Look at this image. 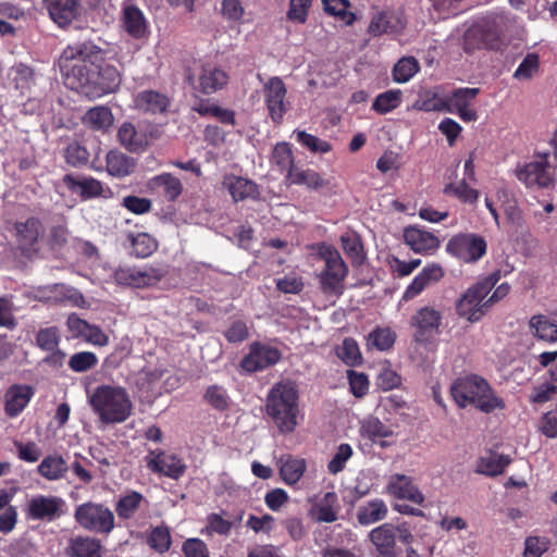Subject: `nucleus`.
I'll return each instance as SVG.
<instances>
[{
    "instance_id": "f257e3e1",
    "label": "nucleus",
    "mask_w": 557,
    "mask_h": 557,
    "mask_svg": "<svg viewBox=\"0 0 557 557\" xmlns=\"http://www.w3.org/2000/svg\"><path fill=\"white\" fill-rule=\"evenodd\" d=\"M104 51L92 41L74 42L59 58L64 84L89 99L114 92L121 85L120 71L103 63Z\"/></svg>"
},
{
    "instance_id": "f03ea898",
    "label": "nucleus",
    "mask_w": 557,
    "mask_h": 557,
    "mask_svg": "<svg viewBox=\"0 0 557 557\" xmlns=\"http://www.w3.org/2000/svg\"><path fill=\"white\" fill-rule=\"evenodd\" d=\"M267 413L281 433L295 430L299 413V388L296 382L283 380L272 386L267 398Z\"/></svg>"
},
{
    "instance_id": "7ed1b4c3",
    "label": "nucleus",
    "mask_w": 557,
    "mask_h": 557,
    "mask_svg": "<svg viewBox=\"0 0 557 557\" xmlns=\"http://www.w3.org/2000/svg\"><path fill=\"white\" fill-rule=\"evenodd\" d=\"M450 393L460 408L472 406L484 413L505 408L504 400L495 394L488 382L476 374L457 379L450 386Z\"/></svg>"
},
{
    "instance_id": "20e7f679",
    "label": "nucleus",
    "mask_w": 557,
    "mask_h": 557,
    "mask_svg": "<svg viewBox=\"0 0 557 557\" xmlns=\"http://www.w3.org/2000/svg\"><path fill=\"white\" fill-rule=\"evenodd\" d=\"M88 403L100 421L107 424L124 422L133 409L126 389L117 385L103 384L88 392Z\"/></svg>"
},
{
    "instance_id": "39448f33",
    "label": "nucleus",
    "mask_w": 557,
    "mask_h": 557,
    "mask_svg": "<svg viewBox=\"0 0 557 557\" xmlns=\"http://www.w3.org/2000/svg\"><path fill=\"white\" fill-rule=\"evenodd\" d=\"M318 256L324 261V269L318 275L322 292L329 296L342 295L348 267L341 253L333 246L323 243L318 247Z\"/></svg>"
},
{
    "instance_id": "423d86ee",
    "label": "nucleus",
    "mask_w": 557,
    "mask_h": 557,
    "mask_svg": "<svg viewBox=\"0 0 557 557\" xmlns=\"http://www.w3.org/2000/svg\"><path fill=\"white\" fill-rule=\"evenodd\" d=\"M498 280L499 274L493 273L470 286L456 302L458 315L470 322L481 320L490 308L486 297Z\"/></svg>"
},
{
    "instance_id": "0eeeda50",
    "label": "nucleus",
    "mask_w": 557,
    "mask_h": 557,
    "mask_svg": "<svg viewBox=\"0 0 557 557\" xmlns=\"http://www.w3.org/2000/svg\"><path fill=\"white\" fill-rule=\"evenodd\" d=\"M74 518L83 529L94 533L109 534L115 527L112 510L99 503L87 502L77 506Z\"/></svg>"
},
{
    "instance_id": "6e6552de",
    "label": "nucleus",
    "mask_w": 557,
    "mask_h": 557,
    "mask_svg": "<svg viewBox=\"0 0 557 557\" xmlns=\"http://www.w3.org/2000/svg\"><path fill=\"white\" fill-rule=\"evenodd\" d=\"M487 249L486 240L474 233H460L446 244V252L466 263L478 262Z\"/></svg>"
},
{
    "instance_id": "1a4fd4ad",
    "label": "nucleus",
    "mask_w": 557,
    "mask_h": 557,
    "mask_svg": "<svg viewBox=\"0 0 557 557\" xmlns=\"http://www.w3.org/2000/svg\"><path fill=\"white\" fill-rule=\"evenodd\" d=\"M158 136V129L146 122H124L117 131L120 144L131 152L143 151Z\"/></svg>"
},
{
    "instance_id": "9d476101",
    "label": "nucleus",
    "mask_w": 557,
    "mask_h": 557,
    "mask_svg": "<svg viewBox=\"0 0 557 557\" xmlns=\"http://www.w3.org/2000/svg\"><path fill=\"white\" fill-rule=\"evenodd\" d=\"M164 276V271L153 267H120L114 272L119 285L145 288L157 285Z\"/></svg>"
},
{
    "instance_id": "9b49d317",
    "label": "nucleus",
    "mask_w": 557,
    "mask_h": 557,
    "mask_svg": "<svg viewBox=\"0 0 557 557\" xmlns=\"http://www.w3.org/2000/svg\"><path fill=\"white\" fill-rule=\"evenodd\" d=\"M410 324L414 327V341L419 344H429L440 334L442 312L434 307H422L411 317Z\"/></svg>"
},
{
    "instance_id": "f8f14e48",
    "label": "nucleus",
    "mask_w": 557,
    "mask_h": 557,
    "mask_svg": "<svg viewBox=\"0 0 557 557\" xmlns=\"http://www.w3.org/2000/svg\"><path fill=\"white\" fill-rule=\"evenodd\" d=\"M65 502L58 496L37 494L26 503V517L35 521L51 522L63 513Z\"/></svg>"
},
{
    "instance_id": "ddd939ff",
    "label": "nucleus",
    "mask_w": 557,
    "mask_h": 557,
    "mask_svg": "<svg viewBox=\"0 0 557 557\" xmlns=\"http://www.w3.org/2000/svg\"><path fill=\"white\" fill-rule=\"evenodd\" d=\"M280 359L281 352L277 348L252 343L249 346V352L240 361V368L248 373L258 372L276 364Z\"/></svg>"
},
{
    "instance_id": "4468645a",
    "label": "nucleus",
    "mask_w": 557,
    "mask_h": 557,
    "mask_svg": "<svg viewBox=\"0 0 557 557\" xmlns=\"http://www.w3.org/2000/svg\"><path fill=\"white\" fill-rule=\"evenodd\" d=\"M264 101L269 114L274 123H281L284 114L288 111L289 103L286 101L287 89L283 81L277 77H271L263 87Z\"/></svg>"
},
{
    "instance_id": "2eb2a0df",
    "label": "nucleus",
    "mask_w": 557,
    "mask_h": 557,
    "mask_svg": "<svg viewBox=\"0 0 557 557\" xmlns=\"http://www.w3.org/2000/svg\"><path fill=\"white\" fill-rule=\"evenodd\" d=\"M147 467L153 472L173 480L180 479L186 470L184 461L175 454L150 450L145 458Z\"/></svg>"
},
{
    "instance_id": "dca6fc26",
    "label": "nucleus",
    "mask_w": 557,
    "mask_h": 557,
    "mask_svg": "<svg viewBox=\"0 0 557 557\" xmlns=\"http://www.w3.org/2000/svg\"><path fill=\"white\" fill-rule=\"evenodd\" d=\"M549 153H544L537 160H533L517 170V177L520 182L525 184L527 187L546 188L552 182L553 177L548 170L547 157Z\"/></svg>"
},
{
    "instance_id": "f3484780",
    "label": "nucleus",
    "mask_w": 557,
    "mask_h": 557,
    "mask_svg": "<svg viewBox=\"0 0 557 557\" xmlns=\"http://www.w3.org/2000/svg\"><path fill=\"white\" fill-rule=\"evenodd\" d=\"M195 90L203 95H212L224 88L228 82V75L225 71L211 64L202 65L197 78V84L191 75L187 76Z\"/></svg>"
},
{
    "instance_id": "a211bd4d",
    "label": "nucleus",
    "mask_w": 557,
    "mask_h": 557,
    "mask_svg": "<svg viewBox=\"0 0 557 557\" xmlns=\"http://www.w3.org/2000/svg\"><path fill=\"white\" fill-rule=\"evenodd\" d=\"M120 21L123 30L134 39H144L150 33L146 15L135 4H124Z\"/></svg>"
},
{
    "instance_id": "6ab92c4d",
    "label": "nucleus",
    "mask_w": 557,
    "mask_h": 557,
    "mask_svg": "<svg viewBox=\"0 0 557 557\" xmlns=\"http://www.w3.org/2000/svg\"><path fill=\"white\" fill-rule=\"evenodd\" d=\"M16 240L24 253L30 255L38 250L37 244L44 234V226L37 218L15 224Z\"/></svg>"
},
{
    "instance_id": "aec40b11",
    "label": "nucleus",
    "mask_w": 557,
    "mask_h": 557,
    "mask_svg": "<svg viewBox=\"0 0 557 557\" xmlns=\"http://www.w3.org/2000/svg\"><path fill=\"white\" fill-rule=\"evenodd\" d=\"M147 189L166 201H175L183 193V184L171 173H161L147 181Z\"/></svg>"
},
{
    "instance_id": "412c9836",
    "label": "nucleus",
    "mask_w": 557,
    "mask_h": 557,
    "mask_svg": "<svg viewBox=\"0 0 557 557\" xmlns=\"http://www.w3.org/2000/svg\"><path fill=\"white\" fill-rule=\"evenodd\" d=\"M444 276L443 268L438 263H430L414 276L404 292L403 299L408 301L420 295L426 287L437 283Z\"/></svg>"
},
{
    "instance_id": "4be33fe9",
    "label": "nucleus",
    "mask_w": 557,
    "mask_h": 557,
    "mask_svg": "<svg viewBox=\"0 0 557 557\" xmlns=\"http://www.w3.org/2000/svg\"><path fill=\"white\" fill-rule=\"evenodd\" d=\"M387 492L396 498L407 499L416 505H422L424 502L418 486L405 474H393L388 480Z\"/></svg>"
},
{
    "instance_id": "5701e85b",
    "label": "nucleus",
    "mask_w": 557,
    "mask_h": 557,
    "mask_svg": "<svg viewBox=\"0 0 557 557\" xmlns=\"http://www.w3.org/2000/svg\"><path fill=\"white\" fill-rule=\"evenodd\" d=\"M339 509L336 493L326 492L311 505L309 515L318 522L332 523L338 519Z\"/></svg>"
},
{
    "instance_id": "b1692460",
    "label": "nucleus",
    "mask_w": 557,
    "mask_h": 557,
    "mask_svg": "<svg viewBox=\"0 0 557 557\" xmlns=\"http://www.w3.org/2000/svg\"><path fill=\"white\" fill-rule=\"evenodd\" d=\"M404 239L418 253H431L440 247V240L434 234L416 226L405 228Z\"/></svg>"
},
{
    "instance_id": "393cba45",
    "label": "nucleus",
    "mask_w": 557,
    "mask_h": 557,
    "mask_svg": "<svg viewBox=\"0 0 557 557\" xmlns=\"http://www.w3.org/2000/svg\"><path fill=\"white\" fill-rule=\"evenodd\" d=\"M405 23L401 16L389 11H381L375 13L368 27V32L372 36H381L384 34H397L403 30Z\"/></svg>"
},
{
    "instance_id": "a878e982",
    "label": "nucleus",
    "mask_w": 557,
    "mask_h": 557,
    "mask_svg": "<svg viewBox=\"0 0 557 557\" xmlns=\"http://www.w3.org/2000/svg\"><path fill=\"white\" fill-rule=\"evenodd\" d=\"M370 540L382 557H396V529L384 523L370 532Z\"/></svg>"
},
{
    "instance_id": "bb28decb",
    "label": "nucleus",
    "mask_w": 557,
    "mask_h": 557,
    "mask_svg": "<svg viewBox=\"0 0 557 557\" xmlns=\"http://www.w3.org/2000/svg\"><path fill=\"white\" fill-rule=\"evenodd\" d=\"M277 466L281 479L289 486H295L307 470L306 460L292 455L281 456Z\"/></svg>"
},
{
    "instance_id": "cd10ccee",
    "label": "nucleus",
    "mask_w": 557,
    "mask_h": 557,
    "mask_svg": "<svg viewBox=\"0 0 557 557\" xmlns=\"http://www.w3.org/2000/svg\"><path fill=\"white\" fill-rule=\"evenodd\" d=\"M45 298L52 302L70 304L71 306L84 308L86 300L83 294L64 284H53L44 289Z\"/></svg>"
},
{
    "instance_id": "c85d7f7f",
    "label": "nucleus",
    "mask_w": 557,
    "mask_h": 557,
    "mask_svg": "<svg viewBox=\"0 0 557 557\" xmlns=\"http://www.w3.org/2000/svg\"><path fill=\"white\" fill-rule=\"evenodd\" d=\"M50 17L60 27L72 23L77 15V0H45Z\"/></svg>"
},
{
    "instance_id": "c756f323",
    "label": "nucleus",
    "mask_w": 557,
    "mask_h": 557,
    "mask_svg": "<svg viewBox=\"0 0 557 557\" xmlns=\"http://www.w3.org/2000/svg\"><path fill=\"white\" fill-rule=\"evenodd\" d=\"M388 508L381 498H373L361 504L357 509V520L361 525H370L384 520Z\"/></svg>"
},
{
    "instance_id": "7c9ffc66",
    "label": "nucleus",
    "mask_w": 557,
    "mask_h": 557,
    "mask_svg": "<svg viewBox=\"0 0 557 557\" xmlns=\"http://www.w3.org/2000/svg\"><path fill=\"white\" fill-rule=\"evenodd\" d=\"M223 185L227 188L234 201H242L248 198L255 199L259 195L257 184L242 176H226Z\"/></svg>"
},
{
    "instance_id": "2f4dec72",
    "label": "nucleus",
    "mask_w": 557,
    "mask_h": 557,
    "mask_svg": "<svg viewBox=\"0 0 557 557\" xmlns=\"http://www.w3.org/2000/svg\"><path fill=\"white\" fill-rule=\"evenodd\" d=\"M169 103L165 95L154 90H143L134 97L135 108L149 113H162L168 109Z\"/></svg>"
},
{
    "instance_id": "473e14b6",
    "label": "nucleus",
    "mask_w": 557,
    "mask_h": 557,
    "mask_svg": "<svg viewBox=\"0 0 557 557\" xmlns=\"http://www.w3.org/2000/svg\"><path fill=\"white\" fill-rule=\"evenodd\" d=\"M66 554L71 557H101V543L90 536H76L70 540Z\"/></svg>"
},
{
    "instance_id": "72a5a7b5",
    "label": "nucleus",
    "mask_w": 557,
    "mask_h": 557,
    "mask_svg": "<svg viewBox=\"0 0 557 557\" xmlns=\"http://www.w3.org/2000/svg\"><path fill=\"white\" fill-rule=\"evenodd\" d=\"M360 434L363 438L373 443L380 442L382 446H385L386 443L382 440L393 436L394 432L389 425L384 424L379 418L370 416L361 421Z\"/></svg>"
},
{
    "instance_id": "f704fd0d",
    "label": "nucleus",
    "mask_w": 557,
    "mask_h": 557,
    "mask_svg": "<svg viewBox=\"0 0 557 557\" xmlns=\"http://www.w3.org/2000/svg\"><path fill=\"white\" fill-rule=\"evenodd\" d=\"M32 388L14 385L5 394V411L10 417H16L23 411L32 398Z\"/></svg>"
},
{
    "instance_id": "c9c22d12",
    "label": "nucleus",
    "mask_w": 557,
    "mask_h": 557,
    "mask_svg": "<svg viewBox=\"0 0 557 557\" xmlns=\"http://www.w3.org/2000/svg\"><path fill=\"white\" fill-rule=\"evenodd\" d=\"M64 182L74 193L79 194L84 199L98 197L102 194V184L92 177H74L65 175Z\"/></svg>"
},
{
    "instance_id": "e433bc0d",
    "label": "nucleus",
    "mask_w": 557,
    "mask_h": 557,
    "mask_svg": "<svg viewBox=\"0 0 557 557\" xmlns=\"http://www.w3.org/2000/svg\"><path fill=\"white\" fill-rule=\"evenodd\" d=\"M511 21L510 13L508 12H498L490 16L485 22L484 25H474L470 27L466 34H465V45L467 49H474L480 48L484 42L480 39L478 41H473L472 39H475L476 37L481 36L483 33V28L497 26L498 24H505L507 22Z\"/></svg>"
},
{
    "instance_id": "4c0bfd02",
    "label": "nucleus",
    "mask_w": 557,
    "mask_h": 557,
    "mask_svg": "<svg viewBox=\"0 0 557 557\" xmlns=\"http://www.w3.org/2000/svg\"><path fill=\"white\" fill-rule=\"evenodd\" d=\"M67 470L66 461L57 454L46 456L38 466V473L49 481L62 479Z\"/></svg>"
},
{
    "instance_id": "58836bf2",
    "label": "nucleus",
    "mask_w": 557,
    "mask_h": 557,
    "mask_svg": "<svg viewBox=\"0 0 557 557\" xmlns=\"http://www.w3.org/2000/svg\"><path fill=\"white\" fill-rule=\"evenodd\" d=\"M135 169L133 158L116 150H112L107 154V171L110 175L116 177H125Z\"/></svg>"
},
{
    "instance_id": "ea45409f",
    "label": "nucleus",
    "mask_w": 557,
    "mask_h": 557,
    "mask_svg": "<svg viewBox=\"0 0 557 557\" xmlns=\"http://www.w3.org/2000/svg\"><path fill=\"white\" fill-rule=\"evenodd\" d=\"M510 461L509 456L491 453L479 459L475 471L480 474L495 476L503 473Z\"/></svg>"
},
{
    "instance_id": "a19ab883",
    "label": "nucleus",
    "mask_w": 557,
    "mask_h": 557,
    "mask_svg": "<svg viewBox=\"0 0 557 557\" xmlns=\"http://www.w3.org/2000/svg\"><path fill=\"white\" fill-rule=\"evenodd\" d=\"M84 124L97 131H107L113 124V114L108 107L98 106L89 109L84 117Z\"/></svg>"
},
{
    "instance_id": "79ce46f5",
    "label": "nucleus",
    "mask_w": 557,
    "mask_h": 557,
    "mask_svg": "<svg viewBox=\"0 0 557 557\" xmlns=\"http://www.w3.org/2000/svg\"><path fill=\"white\" fill-rule=\"evenodd\" d=\"M286 180L289 184L305 185L311 189H318L324 185L323 180L315 171L297 166L289 169Z\"/></svg>"
},
{
    "instance_id": "37998d69",
    "label": "nucleus",
    "mask_w": 557,
    "mask_h": 557,
    "mask_svg": "<svg viewBox=\"0 0 557 557\" xmlns=\"http://www.w3.org/2000/svg\"><path fill=\"white\" fill-rule=\"evenodd\" d=\"M479 92L480 89L476 87H461L453 90L449 95H446L448 112L454 113L458 109L470 107Z\"/></svg>"
},
{
    "instance_id": "c03bdc74",
    "label": "nucleus",
    "mask_w": 557,
    "mask_h": 557,
    "mask_svg": "<svg viewBox=\"0 0 557 557\" xmlns=\"http://www.w3.org/2000/svg\"><path fill=\"white\" fill-rule=\"evenodd\" d=\"M144 500L143 494L136 491L127 492L116 503L115 511L121 519H131Z\"/></svg>"
},
{
    "instance_id": "a18cd8bd",
    "label": "nucleus",
    "mask_w": 557,
    "mask_h": 557,
    "mask_svg": "<svg viewBox=\"0 0 557 557\" xmlns=\"http://www.w3.org/2000/svg\"><path fill=\"white\" fill-rule=\"evenodd\" d=\"M131 253L137 258H147L157 249V242L147 233L129 234Z\"/></svg>"
},
{
    "instance_id": "49530a36",
    "label": "nucleus",
    "mask_w": 557,
    "mask_h": 557,
    "mask_svg": "<svg viewBox=\"0 0 557 557\" xmlns=\"http://www.w3.org/2000/svg\"><path fill=\"white\" fill-rule=\"evenodd\" d=\"M420 70L418 60L413 57H404L394 65L393 79L398 84L409 82Z\"/></svg>"
},
{
    "instance_id": "de8ad7c7",
    "label": "nucleus",
    "mask_w": 557,
    "mask_h": 557,
    "mask_svg": "<svg viewBox=\"0 0 557 557\" xmlns=\"http://www.w3.org/2000/svg\"><path fill=\"white\" fill-rule=\"evenodd\" d=\"M540 72V57L535 52L528 53L512 74L519 82L531 81Z\"/></svg>"
},
{
    "instance_id": "09e8293b",
    "label": "nucleus",
    "mask_w": 557,
    "mask_h": 557,
    "mask_svg": "<svg viewBox=\"0 0 557 557\" xmlns=\"http://www.w3.org/2000/svg\"><path fill=\"white\" fill-rule=\"evenodd\" d=\"M401 90L391 89L376 96L372 103V109L380 114H386L398 108L401 103Z\"/></svg>"
},
{
    "instance_id": "8fccbe9b",
    "label": "nucleus",
    "mask_w": 557,
    "mask_h": 557,
    "mask_svg": "<svg viewBox=\"0 0 557 557\" xmlns=\"http://www.w3.org/2000/svg\"><path fill=\"white\" fill-rule=\"evenodd\" d=\"M342 247L354 264H361L364 255L360 237L356 233H345L341 236Z\"/></svg>"
},
{
    "instance_id": "3c124183",
    "label": "nucleus",
    "mask_w": 557,
    "mask_h": 557,
    "mask_svg": "<svg viewBox=\"0 0 557 557\" xmlns=\"http://www.w3.org/2000/svg\"><path fill=\"white\" fill-rule=\"evenodd\" d=\"M295 138L298 144L308 149L312 153H327L332 150V145L312 134L305 131L296 129L294 132Z\"/></svg>"
},
{
    "instance_id": "603ef678",
    "label": "nucleus",
    "mask_w": 557,
    "mask_h": 557,
    "mask_svg": "<svg viewBox=\"0 0 557 557\" xmlns=\"http://www.w3.org/2000/svg\"><path fill=\"white\" fill-rule=\"evenodd\" d=\"M203 399L212 408L219 411L228 409L231 403L227 391L223 386L216 384L210 385L206 388Z\"/></svg>"
},
{
    "instance_id": "864d4df0",
    "label": "nucleus",
    "mask_w": 557,
    "mask_h": 557,
    "mask_svg": "<svg viewBox=\"0 0 557 557\" xmlns=\"http://www.w3.org/2000/svg\"><path fill=\"white\" fill-rule=\"evenodd\" d=\"M324 11L339 18L345 25H351L355 21V14L348 11L349 2L347 0H322Z\"/></svg>"
},
{
    "instance_id": "5fc2aeb1",
    "label": "nucleus",
    "mask_w": 557,
    "mask_h": 557,
    "mask_svg": "<svg viewBox=\"0 0 557 557\" xmlns=\"http://www.w3.org/2000/svg\"><path fill=\"white\" fill-rule=\"evenodd\" d=\"M530 325L535 335L546 342H557V325L544 315H535L531 319Z\"/></svg>"
},
{
    "instance_id": "6e6d98bb",
    "label": "nucleus",
    "mask_w": 557,
    "mask_h": 557,
    "mask_svg": "<svg viewBox=\"0 0 557 557\" xmlns=\"http://www.w3.org/2000/svg\"><path fill=\"white\" fill-rule=\"evenodd\" d=\"M148 545L158 553H165L172 544L171 533L168 527L159 525L151 530L147 539Z\"/></svg>"
},
{
    "instance_id": "4d7b16f0",
    "label": "nucleus",
    "mask_w": 557,
    "mask_h": 557,
    "mask_svg": "<svg viewBox=\"0 0 557 557\" xmlns=\"http://www.w3.org/2000/svg\"><path fill=\"white\" fill-rule=\"evenodd\" d=\"M272 162L282 172L288 173L294 168V157L290 145L287 143H278L274 146L272 152Z\"/></svg>"
},
{
    "instance_id": "13d9d810",
    "label": "nucleus",
    "mask_w": 557,
    "mask_h": 557,
    "mask_svg": "<svg viewBox=\"0 0 557 557\" xmlns=\"http://www.w3.org/2000/svg\"><path fill=\"white\" fill-rule=\"evenodd\" d=\"M396 339V334L389 327H377L368 336V344L377 350L384 351L389 349Z\"/></svg>"
},
{
    "instance_id": "bf43d9fd",
    "label": "nucleus",
    "mask_w": 557,
    "mask_h": 557,
    "mask_svg": "<svg viewBox=\"0 0 557 557\" xmlns=\"http://www.w3.org/2000/svg\"><path fill=\"white\" fill-rule=\"evenodd\" d=\"M98 363L97 356L91 351H79L69 359V367L77 373L86 372Z\"/></svg>"
},
{
    "instance_id": "052dcab7",
    "label": "nucleus",
    "mask_w": 557,
    "mask_h": 557,
    "mask_svg": "<svg viewBox=\"0 0 557 557\" xmlns=\"http://www.w3.org/2000/svg\"><path fill=\"white\" fill-rule=\"evenodd\" d=\"M351 456L352 447L346 443L341 444L337 447L334 456L327 463V471L331 474H337L342 472L345 469L346 463L351 458Z\"/></svg>"
},
{
    "instance_id": "680f3d73",
    "label": "nucleus",
    "mask_w": 557,
    "mask_h": 557,
    "mask_svg": "<svg viewBox=\"0 0 557 557\" xmlns=\"http://www.w3.org/2000/svg\"><path fill=\"white\" fill-rule=\"evenodd\" d=\"M36 343L42 350H54L60 343L59 331L54 326L41 329L36 336Z\"/></svg>"
},
{
    "instance_id": "e2e57ef3",
    "label": "nucleus",
    "mask_w": 557,
    "mask_h": 557,
    "mask_svg": "<svg viewBox=\"0 0 557 557\" xmlns=\"http://www.w3.org/2000/svg\"><path fill=\"white\" fill-rule=\"evenodd\" d=\"M233 528V523L230 520L222 518L219 513H211L207 518V525L202 533L211 535L213 533L220 535H228Z\"/></svg>"
},
{
    "instance_id": "0e129e2a",
    "label": "nucleus",
    "mask_w": 557,
    "mask_h": 557,
    "mask_svg": "<svg viewBox=\"0 0 557 557\" xmlns=\"http://www.w3.org/2000/svg\"><path fill=\"white\" fill-rule=\"evenodd\" d=\"M337 356L348 366H354L361 360L359 347L352 338L344 339L337 349Z\"/></svg>"
},
{
    "instance_id": "69168bd1",
    "label": "nucleus",
    "mask_w": 557,
    "mask_h": 557,
    "mask_svg": "<svg viewBox=\"0 0 557 557\" xmlns=\"http://www.w3.org/2000/svg\"><path fill=\"white\" fill-rule=\"evenodd\" d=\"M312 0H290L287 17L292 22L302 24L307 21Z\"/></svg>"
},
{
    "instance_id": "338daca9",
    "label": "nucleus",
    "mask_w": 557,
    "mask_h": 557,
    "mask_svg": "<svg viewBox=\"0 0 557 557\" xmlns=\"http://www.w3.org/2000/svg\"><path fill=\"white\" fill-rule=\"evenodd\" d=\"M444 193L453 194L463 202H474L479 197V193L475 189L469 187L465 180L459 185H447L444 188Z\"/></svg>"
},
{
    "instance_id": "774afa93",
    "label": "nucleus",
    "mask_w": 557,
    "mask_h": 557,
    "mask_svg": "<svg viewBox=\"0 0 557 557\" xmlns=\"http://www.w3.org/2000/svg\"><path fill=\"white\" fill-rule=\"evenodd\" d=\"M182 549L186 557H209L207 544L197 537L186 540Z\"/></svg>"
}]
</instances>
